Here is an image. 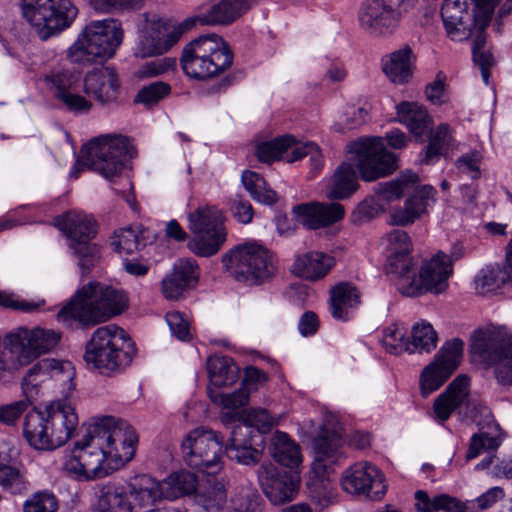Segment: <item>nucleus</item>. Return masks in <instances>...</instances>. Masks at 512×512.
Wrapping results in <instances>:
<instances>
[{
    "instance_id": "nucleus-48",
    "label": "nucleus",
    "mask_w": 512,
    "mask_h": 512,
    "mask_svg": "<svg viewBox=\"0 0 512 512\" xmlns=\"http://www.w3.org/2000/svg\"><path fill=\"white\" fill-rule=\"evenodd\" d=\"M241 180L253 200L265 205H273L277 202V193L267 187L265 179L258 173L250 170L244 171Z\"/></svg>"
},
{
    "instance_id": "nucleus-30",
    "label": "nucleus",
    "mask_w": 512,
    "mask_h": 512,
    "mask_svg": "<svg viewBox=\"0 0 512 512\" xmlns=\"http://www.w3.org/2000/svg\"><path fill=\"white\" fill-rule=\"evenodd\" d=\"M255 438L250 426L236 424L232 428L228 443L224 444V454L239 464L255 465L262 455L261 450L256 447L258 443Z\"/></svg>"
},
{
    "instance_id": "nucleus-19",
    "label": "nucleus",
    "mask_w": 512,
    "mask_h": 512,
    "mask_svg": "<svg viewBox=\"0 0 512 512\" xmlns=\"http://www.w3.org/2000/svg\"><path fill=\"white\" fill-rule=\"evenodd\" d=\"M94 421L113 468L116 470L129 462L138 444L135 429L127 421L112 416H103Z\"/></svg>"
},
{
    "instance_id": "nucleus-17",
    "label": "nucleus",
    "mask_w": 512,
    "mask_h": 512,
    "mask_svg": "<svg viewBox=\"0 0 512 512\" xmlns=\"http://www.w3.org/2000/svg\"><path fill=\"white\" fill-rule=\"evenodd\" d=\"M128 489V492L122 487L109 489L103 495L102 502L111 511L138 512V509L165 498L162 483L146 474L130 479Z\"/></svg>"
},
{
    "instance_id": "nucleus-62",
    "label": "nucleus",
    "mask_w": 512,
    "mask_h": 512,
    "mask_svg": "<svg viewBox=\"0 0 512 512\" xmlns=\"http://www.w3.org/2000/svg\"><path fill=\"white\" fill-rule=\"evenodd\" d=\"M31 404L29 400H19L9 404L0 405V423L14 426Z\"/></svg>"
},
{
    "instance_id": "nucleus-7",
    "label": "nucleus",
    "mask_w": 512,
    "mask_h": 512,
    "mask_svg": "<svg viewBox=\"0 0 512 512\" xmlns=\"http://www.w3.org/2000/svg\"><path fill=\"white\" fill-rule=\"evenodd\" d=\"M62 469L69 477L78 481H90L107 476L115 470L105 449L95 421L89 426L87 435L75 442L64 456Z\"/></svg>"
},
{
    "instance_id": "nucleus-12",
    "label": "nucleus",
    "mask_w": 512,
    "mask_h": 512,
    "mask_svg": "<svg viewBox=\"0 0 512 512\" xmlns=\"http://www.w3.org/2000/svg\"><path fill=\"white\" fill-rule=\"evenodd\" d=\"M183 462L198 472L216 474L223 467L224 437L209 427L189 431L181 442Z\"/></svg>"
},
{
    "instance_id": "nucleus-40",
    "label": "nucleus",
    "mask_w": 512,
    "mask_h": 512,
    "mask_svg": "<svg viewBox=\"0 0 512 512\" xmlns=\"http://www.w3.org/2000/svg\"><path fill=\"white\" fill-rule=\"evenodd\" d=\"M397 119L415 136H423L431 127V118L425 108L417 103L402 102L396 106Z\"/></svg>"
},
{
    "instance_id": "nucleus-4",
    "label": "nucleus",
    "mask_w": 512,
    "mask_h": 512,
    "mask_svg": "<svg viewBox=\"0 0 512 512\" xmlns=\"http://www.w3.org/2000/svg\"><path fill=\"white\" fill-rule=\"evenodd\" d=\"M135 354V344L125 330L109 324L94 331L86 345L84 358L102 374L110 375L128 367Z\"/></svg>"
},
{
    "instance_id": "nucleus-59",
    "label": "nucleus",
    "mask_w": 512,
    "mask_h": 512,
    "mask_svg": "<svg viewBox=\"0 0 512 512\" xmlns=\"http://www.w3.org/2000/svg\"><path fill=\"white\" fill-rule=\"evenodd\" d=\"M142 0H90L91 7L99 13H115L137 9Z\"/></svg>"
},
{
    "instance_id": "nucleus-45",
    "label": "nucleus",
    "mask_w": 512,
    "mask_h": 512,
    "mask_svg": "<svg viewBox=\"0 0 512 512\" xmlns=\"http://www.w3.org/2000/svg\"><path fill=\"white\" fill-rule=\"evenodd\" d=\"M415 508L418 512H468L469 507L455 497L440 494L431 499L423 490L415 493Z\"/></svg>"
},
{
    "instance_id": "nucleus-6",
    "label": "nucleus",
    "mask_w": 512,
    "mask_h": 512,
    "mask_svg": "<svg viewBox=\"0 0 512 512\" xmlns=\"http://www.w3.org/2000/svg\"><path fill=\"white\" fill-rule=\"evenodd\" d=\"M180 63L188 77L205 80L230 68L233 53L220 36L203 35L185 46Z\"/></svg>"
},
{
    "instance_id": "nucleus-32",
    "label": "nucleus",
    "mask_w": 512,
    "mask_h": 512,
    "mask_svg": "<svg viewBox=\"0 0 512 512\" xmlns=\"http://www.w3.org/2000/svg\"><path fill=\"white\" fill-rule=\"evenodd\" d=\"M117 73L111 67H101L89 72L84 78V91L102 104L114 102L119 95Z\"/></svg>"
},
{
    "instance_id": "nucleus-36",
    "label": "nucleus",
    "mask_w": 512,
    "mask_h": 512,
    "mask_svg": "<svg viewBox=\"0 0 512 512\" xmlns=\"http://www.w3.org/2000/svg\"><path fill=\"white\" fill-rule=\"evenodd\" d=\"M468 385L469 378L466 375H458L445 392L437 397L434 412L440 420H447L451 413L465 401L468 396Z\"/></svg>"
},
{
    "instance_id": "nucleus-51",
    "label": "nucleus",
    "mask_w": 512,
    "mask_h": 512,
    "mask_svg": "<svg viewBox=\"0 0 512 512\" xmlns=\"http://www.w3.org/2000/svg\"><path fill=\"white\" fill-rule=\"evenodd\" d=\"M501 443L500 435L486 431H479L472 435L465 454V460L471 461L483 453L494 452Z\"/></svg>"
},
{
    "instance_id": "nucleus-22",
    "label": "nucleus",
    "mask_w": 512,
    "mask_h": 512,
    "mask_svg": "<svg viewBox=\"0 0 512 512\" xmlns=\"http://www.w3.org/2000/svg\"><path fill=\"white\" fill-rule=\"evenodd\" d=\"M464 342L455 338L447 341L435 355L434 361L420 375L421 394L427 397L438 390L460 364Z\"/></svg>"
},
{
    "instance_id": "nucleus-15",
    "label": "nucleus",
    "mask_w": 512,
    "mask_h": 512,
    "mask_svg": "<svg viewBox=\"0 0 512 512\" xmlns=\"http://www.w3.org/2000/svg\"><path fill=\"white\" fill-rule=\"evenodd\" d=\"M188 220L194 234L188 242L189 249L200 257L217 254L227 240L221 211L213 207L199 208L188 215Z\"/></svg>"
},
{
    "instance_id": "nucleus-18",
    "label": "nucleus",
    "mask_w": 512,
    "mask_h": 512,
    "mask_svg": "<svg viewBox=\"0 0 512 512\" xmlns=\"http://www.w3.org/2000/svg\"><path fill=\"white\" fill-rule=\"evenodd\" d=\"M399 276V291L408 297H417L424 293L440 294L448 288V279L453 273L449 256L442 252L435 254L423 263L418 276L413 271Z\"/></svg>"
},
{
    "instance_id": "nucleus-35",
    "label": "nucleus",
    "mask_w": 512,
    "mask_h": 512,
    "mask_svg": "<svg viewBox=\"0 0 512 512\" xmlns=\"http://www.w3.org/2000/svg\"><path fill=\"white\" fill-rule=\"evenodd\" d=\"M334 265L333 256L320 251H310L296 256L292 272L306 280L317 281L324 278Z\"/></svg>"
},
{
    "instance_id": "nucleus-31",
    "label": "nucleus",
    "mask_w": 512,
    "mask_h": 512,
    "mask_svg": "<svg viewBox=\"0 0 512 512\" xmlns=\"http://www.w3.org/2000/svg\"><path fill=\"white\" fill-rule=\"evenodd\" d=\"M198 281V265L193 259H179L170 274L162 279V293L166 299H178Z\"/></svg>"
},
{
    "instance_id": "nucleus-24",
    "label": "nucleus",
    "mask_w": 512,
    "mask_h": 512,
    "mask_svg": "<svg viewBox=\"0 0 512 512\" xmlns=\"http://www.w3.org/2000/svg\"><path fill=\"white\" fill-rule=\"evenodd\" d=\"M74 367L69 361L56 359H42L35 363L25 374L21 382V388L25 400L32 404L40 394L43 384L53 379L57 382L68 384V389L73 390Z\"/></svg>"
},
{
    "instance_id": "nucleus-29",
    "label": "nucleus",
    "mask_w": 512,
    "mask_h": 512,
    "mask_svg": "<svg viewBox=\"0 0 512 512\" xmlns=\"http://www.w3.org/2000/svg\"><path fill=\"white\" fill-rule=\"evenodd\" d=\"M292 213L298 223L308 229L316 230L340 221L344 217L345 210L339 203L310 202L294 206Z\"/></svg>"
},
{
    "instance_id": "nucleus-8",
    "label": "nucleus",
    "mask_w": 512,
    "mask_h": 512,
    "mask_svg": "<svg viewBox=\"0 0 512 512\" xmlns=\"http://www.w3.org/2000/svg\"><path fill=\"white\" fill-rule=\"evenodd\" d=\"M224 268L238 282L256 285L272 277L276 270V257L265 246L248 242L234 247L222 256Z\"/></svg>"
},
{
    "instance_id": "nucleus-56",
    "label": "nucleus",
    "mask_w": 512,
    "mask_h": 512,
    "mask_svg": "<svg viewBox=\"0 0 512 512\" xmlns=\"http://www.w3.org/2000/svg\"><path fill=\"white\" fill-rule=\"evenodd\" d=\"M208 395L212 402L220 404L225 409L236 410L245 406L249 400V393L245 388H240L233 393H217L211 386L208 387Z\"/></svg>"
},
{
    "instance_id": "nucleus-39",
    "label": "nucleus",
    "mask_w": 512,
    "mask_h": 512,
    "mask_svg": "<svg viewBox=\"0 0 512 512\" xmlns=\"http://www.w3.org/2000/svg\"><path fill=\"white\" fill-rule=\"evenodd\" d=\"M382 62L384 73L393 83L403 84L412 77V50L409 46L392 52Z\"/></svg>"
},
{
    "instance_id": "nucleus-46",
    "label": "nucleus",
    "mask_w": 512,
    "mask_h": 512,
    "mask_svg": "<svg viewBox=\"0 0 512 512\" xmlns=\"http://www.w3.org/2000/svg\"><path fill=\"white\" fill-rule=\"evenodd\" d=\"M162 483L165 498L175 499L179 496L189 495L196 491L198 480L194 473L181 470L171 474Z\"/></svg>"
},
{
    "instance_id": "nucleus-54",
    "label": "nucleus",
    "mask_w": 512,
    "mask_h": 512,
    "mask_svg": "<svg viewBox=\"0 0 512 512\" xmlns=\"http://www.w3.org/2000/svg\"><path fill=\"white\" fill-rule=\"evenodd\" d=\"M58 509V498L49 490L37 491L23 503V512H57Z\"/></svg>"
},
{
    "instance_id": "nucleus-37",
    "label": "nucleus",
    "mask_w": 512,
    "mask_h": 512,
    "mask_svg": "<svg viewBox=\"0 0 512 512\" xmlns=\"http://www.w3.org/2000/svg\"><path fill=\"white\" fill-rule=\"evenodd\" d=\"M260 0H221L201 17L203 24L227 25L234 22Z\"/></svg>"
},
{
    "instance_id": "nucleus-41",
    "label": "nucleus",
    "mask_w": 512,
    "mask_h": 512,
    "mask_svg": "<svg viewBox=\"0 0 512 512\" xmlns=\"http://www.w3.org/2000/svg\"><path fill=\"white\" fill-rule=\"evenodd\" d=\"M454 138L448 124L442 123L430 131L429 142L425 148L421 163L431 165L436 163L442 156H446L453 146Z\"/></svg>"
},
{
    "instance_id": "nucleus-16",
    "label": "nucleus",
    "mask_w": 512,
    "mask_h": 512,
    "mask_svg": "<svg viewBox=\"0 0 512 512\" xmlns=\"http://www.w3.org/2000/svg\"><path fill=\"white\" fill-rule=\"evenodd\" d=\"M347 149L355 154V166L365 182L389 176L398 167L396 155L387 150L381 137L360 138L348 144Z\"/></svg>"
},
{
    "instance_id": "nucleus-5",
    "label": "nucleus",
    "mask_w": 512,
    "mask_h": 512,
    "mask_svg": "<svg viewBox=\"0 0 512 512\" xmlns=\"http://www.w3.org/2000/svg\"><path fill=\"white\" fill-rule=\"evenodd\" d=\"M123 40V30L117 20L91 21L67 49L72 63H102L112 58Z\"/></svg>"
},
{
    "instance_id": "nucleus-23",
    "label": "nucleus",
    "mask_w": 512,
    "mask_h": 512,
    "mask_svg": "<svg viewBox=\"0 0 512 512\" xmlns=\"http://www.w3.org/2000/svg\"><path fill=\"white\" fill-rule=\"evenodd\" d=\"M408 8L398 0H366L358 13L360 26L375 36L391 34Z\"/></svg>"
},
{
    "instance_id": "nucleus-52",
    "label": "nucleus",
    "mask_w": 512,
    "mask_h": 512,
    "mask_svg": "<svg viewBox=\"0 0 512 512\" xmlns=\"http://www.w3.org/2000/svg\"><path fill=\"white\" fill-rule=\"evenodd\" d=\"M226 490L222 482L216 481L206 486L198 495L197 503L206 512H220L226 503Z\"/></svg>"
},
{
    "instance_id": "nucleus-63",
    "label": "nucleus",
    "mask_w": 512,
    "mask_h": 512,
    "mask_svg": "<svg viewBox=\"0 0 512 512\" xmlns=\"http://www.w3.org/2000/svg\"><path fill=\"white\" fill-rule=\"evenodd\" d=\"M381 210V206L373 197L366 198L354 209L351 218L353 223L362 224L375 218Z\"/></svg>"
},
{
    "instance_id": "nucleus-14",
    "label": "nucleus",
    "mask_w": 512,
    "mask_h": 512,
    "mask_svg": "<svg viewBox=\"0 0 512 512\" xmlns=\"http://www.w3.org/2000/svg\"><path fill=\"white\" fill-rule=\"evenodd\" d=\"M471 353L487 364H495L497 380L512 384V335L497 328L477 330L472 336Z\"/></svg>"
},
{
    "instance_id": "nucleus-53",
    "label": "nucleus",
    "mask_w": 512,
    "mask_h": 512,
    "mask_svg": "<svg viewBox=\"0 0 512 512\" xmlns=\"http://www.w3.org/2000/svg\"><path fill=\"white\" fill-rule=\"evenodd\" d=\"M382 346L386 352L399 355L403 352L409 353L408 338L406 330L399 324H391L383 330Z\"/></svg>"
},
{
    "instance_id": "nucleus-10",
    "label": "nucleus",
    "mask_w": 512,
    "mask_h": 512,
    "mask_svg": "<svg viewBox=\"0 0 512 512\" xmlns=\"http://www.w3.org/2000/svg\"><path fill=\"white\" fill-rule=\"evenodd\" d=\"M60 339L61 333L53 329L19 327L5 338L2 362L8 368L17 369L52 351Z\"/></svg>"
},
{
    "instance_id": "nucleus-61",
    "label": "nucleus",
    "mask_w": 512,
    "mask_h": 512,
    "mask_svg": "<svg viewBox=\"0 0 512 512\" xmlns=\"http://www.w3.org/2000/svg\"><path fill=\"white\" fill-rule=\"evenodd\" d=\"M165 319L173 336L181 341L191 339L190 322L182 313L178 311L168 312Z\"/></svg>"
},
{
    "instance_id": "nucleus-50",
    "label": "nucleus",
    "mask_w": 512,
    "mask_h": 512,
    "mask_svg": "<svg viewBox=\"0 0 512 512\" xmlns=\"http://www.w3.org/2000/svg\"><path fill=\"white\" fill-rule=\"evenodd\" d=\"M294 143L291 135L279 136L271 141L260 142L256 145L255 154L259 161L271 163L279 160L285 151Z\"/></svg>"
},
{
    "instance_id": "nucleus-44",
    "label": "nucleus",
    "mask_w": 512,
    "mask_h": 512,
    "mask_svg": "<svg viewBox=\"0 0 512 512\" xmlns=\"http://www.w3.org/2000/svg\"><path fill=\"white\" fill-rule=\"evenodd\" d=\"M358 189L356 172L352 164L343 163L336 170L327 189L331 200L344 199Z\"/></svg>"
},
{
    "instance_id": "nucleus-25",
    "label": "nucleus",
    "mask_w": 512,
    "mask_h": 512,
    "mask_svg": "<svg viewBox=\"0 0 512 512\" xmlns=\"http://www.w3.org/2000/svg\"><path fill=\"white\" fill-rule=\"evenodd\" d=\"M341 484L346 492L364 495L371 500L381 499L387 491L382 472L366 461L347 468L342 474Z\"/></svg>"
},
{
    "instance_id": "nucleus-64",
    "label": "nucleus",
    "mask_w": 512,
    "mask_h": 512,
    "mask_svg": "<svg viewBox=\"0 0 512 512\" xmlns=\"http://www.w3.org/2000/svg\"><path fill=\"white\" fill-rule=\"evenodd\" d=\"M225 512H260V505L256 498H250L248 494H238L231 499Z\"/></svg>"
},
{
    "instance_id": "nucleus-38",
    "label": "nucleus",
    "mask_w": 512,
    "mask_h": 512,
    "mask_svg": "<svg viewBox=\"0 0 512 512\" xmlns=\"http://www.w3.org/2000/svg\"><path fill=\"white\" fill-rule=\"evenodd\" d=\"M329 310L336 320L347 321L351 312L360 303V295L357 288L351 283L342 282L332 288L330 292Z\"/></svg>"
},
{
    "instance_id": "nucleus-1",
    "label": "nucleus",
    "mask_w": 512,
    "mask_h": 512,
    "mask_svg": "<svg viewBox=\"0 0 512 512\" xmlns=\"http://www.w3.org/2000/svg\"><path fill=\"white\" fill-rule=\"evenodd\" d=\"M123 291L99 282H89L76 291L71 300L57 313V320L69 326L74 321L82 326H94L119 315L127 307Z\"/></svg>"
},
{
    "instance_id": "nucleus-58",
    "label": "nucleus",
    "mask_w": 512,
    "mask_h": 512,
    "mask_svg": "<svg viewBox=\"0 0 512 512\" xmlns=\"http://www.w3.org/2000/svg\"><path fill=\"white\" fill-rule=\"evenodd\" d=\"M278 423V419L271 416L266 409L257 408L251 409L246 416L245 421L242 424L251 427L252 434L254 430L260 434L269 432Z\"/></svg>"
},
{
    "instance_id": "nucleus-28",
    "label": "nucleus",
    "mask_w": 512,
    "mask_h": 512,
    "mask_svg": "<svg viewBox=\"0 0 512 512\" xmlns=\"http://www.w3.org/2000/svg\"><path fill=\"white\" fill-rule=\"evenodd\" d=\"M258 479L264 494L274 505L290 502L297 494L299 481L290 474H279L272 464H262Z\"/></svg>"
},
{
    "instance_id": "nucleus-34",
    "label": "nucleus",
    "mask_w": 512,
    "mask_h": 512,
    "mask_svg": "<svg viewBox=\"0 0 512 512\" xmlns=\"http://www.w3.org/2000/svg\"><path fill=\"white\" fill-rule=\"evenodd\" d=\"M506 265L490 264L482 268L475 276V289L484 295L495 292L506 282H512V239L507 245Z\"/></svg>"
},
{
    "instance_id": "nucleus-20",
    "label": "nucleus",
    "mask_w": 512,
    "mask_h": 512,
    "mask_svg": "<svg viewBox=\"0 0 512 512\" xmlns=\"http://www.w3.org/2000/svg\"><path fill=\"white\" fill-rule=\"evenodd\" d=\"M341 443V433L336 429L328 428H323L314 440L315 460L311 470L317 482L310 480L307 486L312 494L311 497L322 507L328 505L331 497L324 477L328 464L338 460Z\"/></svg>"
},
{
    "instance_id": "nucleus-47",
    "label": "nucleus",
    "mask_w": 512,
    "mask_h": 512,
    "mask_svg": "<svg viewBox=\"0 0 512 512\" xmlns=\"http://www.w3.org/2000/svg\"><path fill=\"white\" fill-rule=\"evenodd\" d=\"M437 333L431 324L415 323L408 338L409 353H430L437 345Z\"/></svg>"
},
{
    "instance_id": "nucleus-49",
    "label": "nucleus",
    "mask_w": 512,
    "mask_h": 512,
    "mask_svg": "<svg viewBox=\"0 0 512 512\" xmlns=\"http://www.w3.org/2000/svg\"><path fill=\"white\" fill-rule=\"evenodd\" d=\"M142 233L143 230L139 226L120 229L115 232L111 245L116 252L131 255L145 246Z\"/></svg>"
},
{
    "instance_id": "nucleus-43",
    "label": "nucleus",
    "mask_w": 512,
    "mask_h": 512,
    "mask_svg": "<svg viewBox=\"0 0 512 512\" xmlns=\"http://www.w3.org/2000/svg\"><path fill=\"white\" fill-rule=\"evenodd\" d=\"M269 451L273 459L285 467L293 468L301 462L299 446L284 432L277 431L273 435Z\"/></svg>"
},
{
    "instance_id": "nucleus-11",
    "label": "nucleus",
    "mask_w": 512,
    "mask_h": 512,
    "mask_svg": "<svg viewBox=\"0 0 512 512\" xmlns=\"http://www.w3.org/2000/svg\"><path fill=\"white\" fill-rule=\"evenodd\" d=\"M24 19L46 41L69 28L78 14L71 0H21Z\"/></svg>"
},
{
    "instance_id": "nucleus-27",
    "label": "nucleus",
    "mask_w": 512,
    "mask_h": 512,
    "mask_svg": "<svg viewBox=\"0 0 512 512\" xmlns=\"http://www.w3.org/2000/svg\"><path fill=\"white\" fill-rule=\"evenodd\" d=\"M44 81L49 89L54 90L56 98L68 110L75 113L90 111L92 103L85 97L73 93V90L80 81V73L65 69L57 70L46 75Z\"/></svg>"
},
{
    "instance_id": "nucleus-3",
    "label": "nucleus",
    "mask_w": 512,
    "mask_h": 512,
    "mask_svg": "<svg viewBox=\"0 0 512 512\" xmlns=\"http://www.w3.org/2000/svg\"><path fill=\"white\" fill-rule=\"evenodd\" d=\"M419 176L412 171L402 172L395 180L378 183L374 187L375 194L381 199L391 202L411 193L403 207L391 213L394 225L408 226L413 224L435 202L436 190L431 185H419Z\"/></svg>"
},
{
    "instance_id": "nucleus-2",
    "label": "nucleus",
    "mask_w": 512,
    "mask_h": 512,
    "mask_svg": "<svg viewBox=\"0 0 512 512\" xmlns=\"http://www.w3.org/2000/svg\"><path fill=\"white\" fill-rule=\"evenodd\" d=\"M77 426L75 409L66 401L57 400L43 411L32 409L25 415L23 435L34 449L53 451L72 437Z\"/></svg>"
},
{
    "instance_id": "nucleus-55",
    "label": "nucleus",
    "mask_w": 512,
    "mask_h": 512,
    "mask_svg": "<svg viewBox=\"0 0 512 512\" xmlns=\"http://www.w3.org/2000/svg\"><path fill=\"white\" fill-rule=\"evenodd\" d=\"M0 486L11 494H22L27 491L28 482L17 468L0 464Z\"/></svg>"
},
{
    "instance_id": "nucleus-42",
    "label": "nucleus",
    "mask_w": 512,
    "mask_h": 512,
    "mask_svg": "<svg viewBox=\"0 0 512 512\" xmlns=\"http://www.w3.org/2000/svg\"><path fill=\"white\" fill-rule=\"evenodd\" d=\"M210 385L214 387L231 386L240 375L238 366L228 356H212L207 361Z\"/></svg>"
},
{
    "instance_id": "nucleus-9",
    "label": "nucleus",
    "mask_w": 512,
    "mask_h": 512,
    "mask_svg": "<svg viewBox=\"0 0 512 512\" xmlns=\"http://www.w3.org/2000/svg\"><path fill=\"white\" fill-rule=\"evenodd\" d=\"M133 156V147L122 135H101L93 138L81 149V157L75 165V173L87 167L105 178L121 173L126 157Z\"/></svg>"
},
{
    "instance_id": "nucleus-13",
    "label": "nucleus",
    "mask_w": 512,
    "mask_h": 512,
    "mask_svg": "<svg viewBox=\"0 0 512 512\" xmlns=\"http://www.w3.org/2000/svg\"><path fill=\"white\" fill-rule=\"evenodd\" d=\"M55 225L70 240L69 247L77 257L82 273H89L99 259V247L91 243L97 234L96 220L83 212L70 211L57 217Z\"/></svg>"
},
{
    "instance_id": "nucleus-21",
    "label": "nucleus",
    "mask_w": 512,
    "mask_h": 512,
    "mask_svg": "<svg viewBox=\"0 0 512 512\" xmlns=\"http://www.w3.org/2000/svg\"><path fill=\"white\" fill-rule=\"evenodd\" d=\"M195 23V18H187L177 26H171L161 19L147 23L139 31L134 55L147 58L166 53Z\"/></svg>"
},
{
    "instance_id": "nucleus-60",
    "label": "nucleus",
    "mask_w": 512,
    "mask_h": 512,
    "mask_svg": "<svg viewBox=\"0 0 512 512\" xmlns=\"http://www.w3.org/2000/svg\"><path fill=\"white\" fill-rule=\"evenodd\" d=\"M472 421L480 431H486L499 435V425L496 423L491 410L484 405H475L471 410Z\"/></svg>"
},
{
    "instance_id": "nucleus-57",
    "label": "nucleus",
    "mask_w": 512,
    "mask_h": 512,
    "mask_svg": "<svg viewBox=\"0 0 512 512\" xmlns=\"http://www.w3.org/2000/svg\"><path fill=\"white\" fill-rule=\"evenodd\" d=\"M170 92L171 87L169 84L157 81L141 88L134 101L145 106H153L169 95Z\"/></svg>"
},
{
    "instance_id": "nucleus-33",
    "label": "nucleus",
    "mask_w": 512,
    "mask_h": 512,
    "mask_svg": "<svg viewBox=\"0 0 512 512\" xmlns=\"http://www.w3.org/2000/svg\"><path fill=\"white\" fill-rule=\"evenodd\" d=\"M387 253V273L406 276L411 269V240L407 232L403 230H393L386 235L384 239Z\"/></svg>"
},
{
    "instance_id": "nucleus-26",
    "label": "nucleus",
    "mask_w": 512,
    "mask_h": 512,
    "mask_svg": "<svg viewBox=\"0 0 512 512\" xmlns=\"http://www.w3.org/2000/svg\"><path fill=\"white\" fill-rule=\"evenodd\" d=\"M476 0H444L441 17L448 37L454 41L468 39L477 26Z\"/></svg>"
}]
</instances>
